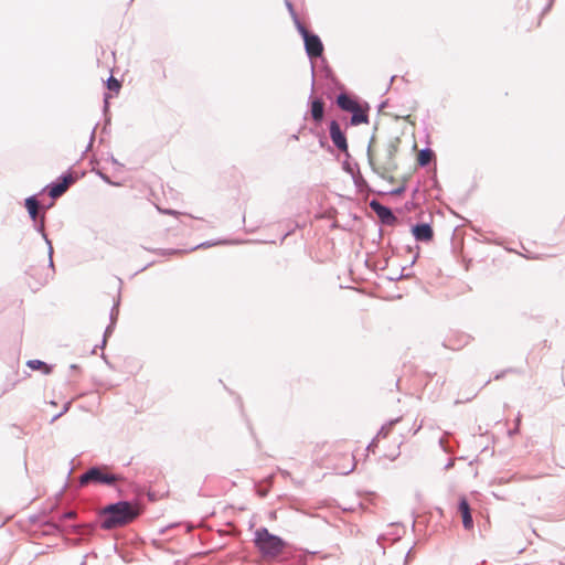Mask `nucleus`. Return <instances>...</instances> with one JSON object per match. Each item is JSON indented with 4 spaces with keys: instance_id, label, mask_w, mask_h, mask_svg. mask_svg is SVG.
I'll return each mask as SVG.
<instances>
[{
    "instance_id": "c756f323",
    "label": "nucleus",
    "mask_w": 565,
    "mask_h": 565,
    "mask_svg": "<svg viewBox=\"0 0 565 565\" xmlns=\"http://www.w3.org/2000/svg\"><path fill=\"white\" fill-rule=\"evenodd\" d=\"M95 131H96V127L93 128L92 130V134H90V139H89V143L87 146V150L92 147L93 142H94V139H95Z\"/></svg>"
},
{
    "instance_id": "393cba45",
    "label": "nucleus",
    "mask_w": 565,
    "mask_h": 565,
    "mask_svg": "<svg viewBox=\"0 0 565 565\" xmlns=\"http://www.w3.org/2000/svg\"><path fill=\"white\" fill-rule=\"evenodd\" d=\"M221 243H227L226 241H223V242H204L200 245H198L195 248H200V247H211V246H214L216 244H221Z\"/></svg>"
},
{
    "instance_id": "ea45409f",
    "label": "nucleus",
    "mask_w": 565,
    "mask_h": 565,
    "mask_svg": "<svg viewBox=\"0 0 565 565\" xmlns=\"http://www.w3.org/2000/svg\"><path fill=\"white\" fill-rule=\"evenodd\" d=\"M402 191H403V188H399V189H397V190L393 191V193H395V194H399V193H402Z\"/></svg>"
},
{
    "instance_id": "412c9836",
    "label": "nucleus",
    "mask_w": 565,
    "mask_h": 565,
    "mask_svg": "<svg viewBox=\"0 0 565 565\" xmlns=\"http://www.w3.org/2000/svg\"><path fill=\"white\" fill-rule=\"evenodd\" d=\"M107 87H108V89H110V90L118 92V90L120 89V83H119V81H117L115 77L110 76V77L107 79Z\"/></svg>"
},
{
    "instance_id": "7c9ffc66",
    "label": "nucleus",
    "mask_w": 565,
    "mask_h": 565,
    "mask_svg": "<svg viewBox=\"0 0 565 565\" xmlns=\"http://www.w3.org/2000/svg\"><path fill=\"white\" fill-rule=\"evenodd\" d=\"M99 177L107 183L109 184H113V182L110 181L109 177L103 172H98Z\"/></svg>"
},
{
    "instance_id": "c85d7f7f",
    "label": "nucleus",
    "mask_w": 565,
    "mask_h": 565,
    "mask_svg": "<svg viewBox=\"0 0 565 565\" xmlns=\"http://www.w3.org/2000/svg\"><path fill=\"white\" fill-rule=\"evenodd\" d=\"M68 408H70V403H67V404H65V405H64L63 411H62L60 414L55 415V416L53 417V420H55L56 418H58L60 416H62L64 413H66V412L68 411Z\"/></svg>"
},
{
    "instance_id": "b1692460",
    "label": "nucleus",
    "mask_w": 565,
    "mask_h": 565,
    "mask_svg": "<svg viewBox=\"0 0 565 565\" xmlns=\"http://www.w3.org/2000/svg\"><path fill=\"white\" fill-rule=\"evenodd\" d=\"M76 516V512L75 511H66L64 512L62 515H61V520H68V519H74Z\"/></svg>"
},
{
    "instance_id": "72a5a7b5",
    "label": "nucleus",
    "mask_w": 565,
    "mask_h": 565,
    "mask_svg": "<svg viewBox=\"0 0 565 565\" xmlns=\"http://www.w3.org/2000/svg\"><path fill=\"white\" fill-rule=\"evenodd\" d=\"M405 270H406V267H403V269H402V274L399 275V277H398V278H403V277L407 278V277H409V274H405V273H404Z\"/></svg>"
},
{
    "instance_id": "9b49d317",
    "label": "nucleus",
    "mask_w": 565,
    "mask_h": 565,
    "mask_svg": "<svg viewBox=\"0 0 565 565\" xmlns=\"http://www.w3.org/2000/svg\"><path fill=\"white\" fill-rule=\"evenodd\" d=\"M369 109L370 106L367 103L364 105H358L353 111H351V119L350 125L351 126H359L361 124H367L369 122Z\"/></svg>"
},
{
    "instance_id": "f257e3e1",
    "label": "nucleus",
    "mask_w": 565,
    "mask_h": 565,
    "mask_svg": "<svg viewBox=\"0 0 565 565\" xmlns=\"http://www.w3.org/2000/svg\"><path fill=\"white\" fill-rule=\"evenodd\" d=\"M140 513L139 505L131 501L109 503L99 511L100 527L106 531L122 527L135 521Z\"/></svg>"
},
{
    "instance_id": "a18cd8bd",
    "label": "nucleus",
    "mask_w": 565,
    "mask_h": 565,
    "mask_svg": "<svg viewBox=\"0 0 565 565\" xmlns=\"http://www.w3.org/2000/svg\"><path fill=\"white\" fill-rule=\"evenodd\" d=\"M451 466H452V462L450 461V462H448V463L446 465V468H449V467H451Z\"/></svg>"
},
{
    "instance_id": "473e14b6",
    "label": "nucleus",
    "mask_w": 565,
    "mask_h": 565,
    "mask_svg": "<svg viewBox=\"0 0 565 565\" xmlns=\"http://www.w3.org/2000/svg\"><path fill=\"white\" fill-rule=\"evenodd\" d=\"M343 169H344L347 172H350L352 175L354 174V173H353V170L351 169V167H350L349 164L344 163Z\"/></svg>"
},
{
    "instance_id": "4468645a",
    "label": "nucleus",
    "mask_w": 565,
    "mask_h": 565,
    "mask_svg": "<svg viewBox=\"0 0 565 565\" xmlns=\"http://www.w3.org/2000/svg\"><path fill=\"white\" fill-rule=\"evenodd\" d=\"M337 105L344 111H353L359 103L347 93H340L337 97Z\"/></svg>"
},
{
    "instance_id": "cd10ccee",
    "label": "nucleus",
    "mask_w": 565,
    "mask_h": 565,
    "mask_svg": "<svg viewBox=\"0 0 565 565\" xmlns=\"http://www.w3.org/2000/svg\"><path fill=\"white\" fill-rule=\"evenodd\" d=\"M323 71H324V76L327 78L332 77V70L327 64L323 66Z\"/></svg>"
},
{
    "instance_id": "f8f14e48",
    "label": "nucleus",
    "mask_w": 565,
    "mask_h": 565,
    "mask_svg": "<svg viewBox=\"0 0 565 565\" xmlns=\"http://www.w3.org/2000/svg\"><path fill=\"white\" fill-rule=\"evenodd\" d=\"M458 510L462 516V525L466 530H470L473 527V519L471 514V509L469 502L466 498H461L458 504Z\"/></svg>"
},
{
    "instance_id": "79ce46f5",
    "label": "nucleus",
    "mask_w": 565,
    "mask_h": 565,
    "mask_svg": "<svg viewBox=\"0 0 565 565\" xmlns=\"http://www.w3.org/2000/svg\"><path fill=\"white\" fill-rule=\"evenodd\" d=\"M71 369H72V370H77V369H78V366H77L76 364H72V365H71Z\"/></svg>"
},
{
    "instance_id": "20e7f679",
    "label": "nucleus",
    "mask_w": 565,
    "mask_h": 565,
    "mask_svg": "<svg viewBox=\"0 0 565 565\" xmlns=\"http://www.w3.org/2000/svg\"><path fill=\"white\" fill-rule=\"evenodd\" d=\"M396 152H397L396 141H390L385 148L384 160L381 163V166L377 167V166H375V163L373 161V158L371 154V143H370L367 147V159H369V163H370L372 170L382 178L385 177V173L394 171L397 167L395 163V160H394Z\"/></svg>"
},
{
    "instance_id": "2eb2a0df",
    "label": "nucleus",
    "mask_w": 565,
    "mask_h": 565,
    "mask_svg": "<svg viewBox=\"0 0 565 565\" xmlns=\"http://www.w3.org/2000/svg\"><path fill=\"white\" fill-rule=\"evenodd\" d=\"M24 205L28 210L29 216L33 222L38 221L39 209L41 207L39 200L35 195H31L25 199Z\"/></svg>"
},
{
    "instance_id": "4c0bfd02",
    "label": "nucleus",
    "mask_w": 565,
    "mask_h": 565,
    "mask_svg": "<svg viewBox=\"0 0 565 565\" xmlns=\"http://www.w3.org/2000/svg\"><path fill=\"white\" fill-rule=\"evenodd\" d=\"M417 258H418V253H416V255L414 256V258H413V260H412L411 265H414Z\"/></svg>"
},
{
    "instance_id": "9d476101",
    "label": "nucleus",
    "mask_w": 565,
    "mask_h": 565,
    "mask_svg": "<svg viewBox=\"0 0 565 565\" xmlns=\"http://www.w3.org/2000/svg\"><path fill=\"white\" fill-rule=\"evenodd\" d=\"M34 228L38 233L41 234V236L45 241V244L47 245L49 267L54 271L53 246H52V242L49 239V237L45 233L44 215H42L39 221L34 222Z\"/></svg>"
},
{
    "instance_id": "2f4dec72",
    "label": "nucleus",
    "mask_w": 565,
    "mask_h": 565,
    "mask_svg": "<svg viewBox=\"0 0 565 565\" xmlns=\"http://www.w3.org/2000/svg\"><path fill=\"white\" fill-rule=\"evenodd\" d=\"M311 72H312V83H311V90L315 89V65L311 63Z\"/></svg>"
},
{
    "instance_id": "de8ad7c7",
    "label": "nucleus",
    "mask_w": 565,
    "mask_h": 565,
    "mask_svg": "<svg viewBox=\"0 0 565 565\" xmlns=\"http://www.w3.org/2000/svg\"><path fill=\"white\" fill-rule=\"evenodd\" d=\"M81 565H86V562H85V561H83Z\"/></svg>"
},
{
    "instance_id": "bb28decb",
    "label": "nucleus",
    "mask_w": 565,
    "mask_h": 565,
    "mask_svg": "<svg viewBox=\"0 0 565 565\" xmlns=\"http://www.w3.org/2000/svg\"><path fill=\"white\" fill-rule=\"evenodd\" d=\"M388 430L386 429V425H383L380 429V431L377 433V437H383L385 438L387 435H388Z\"/></svg>"
},
{
    "instance_id": "5701e85b",
    "label": "nucleus",
    "mask_w": 565,
    "mask_h": 565,
    "mask_svg": "<svg viewBox=\"0 0 565 565\" xmlns=\"http://www.w3.org/2000/svg\"><path fill=\"white\" fill-rule=\"evenodd\" d=\"M353 181L358 188H362L363 185L366 184L365 180L363 179V177L360 173H358V175L353 174Z\"/></svg>"
},
{
    "instance_id": "a878e982",
    "label": "nucleus",
    "mask_w": 565,
    "mask_h": 565,
    "mask_svg": "<svg viewBox=\"0 0 565 565\" xmlns=\"http://www.w3.org/2000/svg\"><path fill=\"white\" fill-rule=\"evenodd\" d=\"M399 420H401V417H397V418H395V419H392V420L387 422V423L385 424V425H386V429L390 431V430H391V428H392L395 424H397Z\"/></svg>"
},
{
    "instance_id": "6e6552de",
    "label": "nucleus",
    "mask_w": 565,
    "mask_h": 565,
    "mask_svg": "<svg viewBox=\"0 0 565 565\" xmlns=\"http://www.w3.org/2000/svg\"><path fill=\"white\" fill-rule=\"evenodd\" d=\"M330 138L333 145L340 150L348 153V141L344 132L337 120H331L329 124Z\"/></svg>"
},
{
    "instance_id": "37998d69",
    "label": "nucleus",
    "mask_w": 565,
    "mask_h": 565,
    "mask_svg": "<svg viewBox=\"0 0 565 565\" xmlns=\"http://www.w3.org/2000/svg\"><path fill=\"white\" fill-rule=\"evenodd\" d=\"M111 162H113L114 164H117V163H118V161H117L114 157H111Z\"/></svg>"
},
{
    "instance_id": "58836bf2",
    "label": "nucleus",
    "mask_w": 565,
    "mask_h": 565,
    "mask_svg": "<svg viewBox=\"0 0 565 565\" xmlns=\"http://www.w3.org/2000/svg\"><path fill=\"white\" fill-rule=\"evenodd\" d=\"M411 553H412V548H409V550L407 551V553H406V558H405V561H406V562H407L408 557L411 556Z\"/></svg>"
},
{
    "instance_id": "dca6fc26",
    "label": "nucleus",
    "mask_w": 565,
    "mask_h": 565,
    "mask_svg": "<svg viewBox=\"0 0 565 565\" xmlns=\"http://www.w3.org/2000/svg\"><path fill=\"white\" fill-rule=\"evenodd\" d=\"M26 365L31 370H41L44 374H50L52 372V366L41 360H29Z\"/></svg>"
},
{
    "instance_id": "c9c22d12",
    "label": "nucleus",
    "mask_w": 565,
    "mask_h": 565,
    "mask_svg": "<svg viewBox=\"0 0 565 565\" xmlns=\"http://www.w3.org/2000/svg\"><path fill=\"white\" fill-rule=\"evenodd\" d=\"M439 443H440V446L444 448V450L447 451V448H446V446L444 444V438H440Z\"/></svg>"
},
{
    "instance_id": "e433bc0d",
    "label": "nucleus",
    "mask_w": 565,
    "mask_h": 565,
    "mask_svg": "<svg viewBox=\"0 0 565 565\" xmlns=\"http://www.w3.org/2000/svg\"><path fill=\"white\" fill-rule=\"evenodd\" d=\"M374 445H375V439H373V440L369 444L367 449L373 448V447H374Z\"/></svg>"
},
{
    "instance_id": "0eeeda50",
    "label": "nucleus",
    "mask_w": 565,
    "mask_h": 565,
    "mask_svg": "<svg viewBox=\"0 0 565 565\" xmlns=\"http://www.w3.org/2000/svg\"><path fill=\"white\" fill-rule=\"evenodd\" d=\"M369 205L382 224L392 226L396 223L397 217L393 211L388 206L383 205L379 200L373 199Z\"/></svg>"
},
{
    "instance_id": "1a4fd4ad",
    "label": "nucleus",
    "mask_w": 565,
    "mask_h": 565,
    "mask_svg": "<svg viewBox=\"0 0 565 565\" xmlns=\"http://www.w3.org/2000/svg\"><path fill=\"white\" fill-rule=\"evenodd\" d=\"M412 234L417 242H430L434 237V231L428 223H417L412 226Z\"/></svg>"
},
{
    "instance_id": "49530a36",
    "label": "nucleus",
    "mask_w": 565,
    "mask_h": 565,
    "mask_svg": "<svg viewBox=\"0 0 565 565\" xmlns=\"http://www.w3.org/2000/svg\"><path fill=\"white\" fill-rule=\"evenodd\" d=\"M108 107V102L105 99V109Z\"/></svg>"
},
{
    "instance_id": "6ab92c4d",
    "label": "nucleus",
    "mask_w": 565,
    "mask_h": 565,
    "mask_svg": "<svg viewBox=\"0 0 565 565\" xmlns=\"http://www.w3.org/2000/svg\"><path fill=\"white\" fill-rule=\"evenodd\" d=\"M94 530L93 524H84V525H75L74 532L78 534H86L88 532H92Z\"/></svg>"
},
{
    "instance_id": "423d86ee",
    "label": "nucleus",
    "mask_w": 565,
    "mask_h": 565,
    "mask_svg": "<svg viewBox=\"0 0 565 565\" xmlns=\"http://www.w3.org/2000/svg\"><path fill=\"white\" fill-rule=\"evenodd\" d=\"M75 182V178L71 173H63L60 178L47 185L49 195L52 199H57L62 196L71 184Z\"/></svg>"
},
{
    "instance_id": "a211bd4d",
    "label": "nucleus",
    "mask_w": 565,
    "mask_h": 565,
    "mask_svg": "<svg viewBox=\"0 0 565 565\" xmlns=\"http://www.w3.org/2000/svg\"><path fill=\"white\" fill-rule=\"evenodd\" d=\"M119 298L115 301L111 310H110V313H109V320L113 324H116V321H117V318H118V315H119Z\"/></svg>"
},
{
    "instance_id": "7ed1b4c3",
    "label": "nucleus",
    "mask_w": 565,
    "mask_h": 565,
    "mask_svg": "<svg viewBox=\"0 0 565 565\" xmlns=\"http://www.w3.org/2000/svg\"><path fill=\"white\" fill-rule=\"evenodd\" d=\"M124 480L122 475L110 472L107 466H93L79 477L78 481L81 487L95 483L116 488L117 483Z\"/></svg>"
},
{
    "instance_id": "39448f33",
    "label": "nucleus",
    "mask_w": 565,
    "mask_h": 565,
    "mask_svg": "<svg viewBox=\"0 0 565 565\" xmlns=\"http://www.w3.org/2000/svg\"><path fill=\"white\" fill-rule=\"evenodd\" d=\"M297 31L301 35L305 50L308 57L312 61L313 58L321 57L323 53V44L319 35L310 32L301 21H297Z\"/></svg>"
},
{
    "instance_id": "f3484780",
    "label": "nucleus",
    "mask_w": 565,
    "mask_h": 565,
    "mask_svg": "<svg viewBox=\"0 0 565 565\" xmlns=\"http://www.w3.org/2000/svg\"><path fill=\"white\" fill-rule=\"evenodd\" d=\"M434 151L429 148H424L419 151V154H418V164L420 167H425L427 166L431 159L434 158Z\"/></svg>"
},
{
    "instance_id": "ddd939ff",
    "label": "nucleus",
    "mask_w": 565,
    "mask_h": 565,
    "mask_svg": "<svg viewBox=\"0 0 565 565\" xmlns=\"http://www.w3.org/2000/svg\"><path fill=\"white\" fill-rule=\"evenodd\" d=\"M310 114L311 118L316 122H321L324 117V103L321 98H315L310 100Z\"/></svg>"
},
{
    "instance_id": "c03bdc74",
    "label": "nucleus",
    "mask_w": 565,
    "mask_h": 565,
    "mask_svg": "<svg viewBox=\"0 0 565 565\" xmlns=\"http://www.w3.org/2000/svg\"><path fill=\"white\" fill-rule=\"evenodd\" d=\"M501 376H502V374H497V375L494 376V379H495V380H499V379H501Z\"/></svg>"
},
{
    "instance_id": "4be33fe9",
    "label": "nucleus",
    "mask_w": 565,
    "mask_h": 565,
    "mask_svg": "<svg viewBox=\"0 0 565 565\" xmlns=\"http://www.w3.org/2000/svg\"><path fill=\"white\" fill-rule=\"evenodd\" d=\"M115 326L116 324H113L111 322H109V324L107 326L105 332H104V338H103V341H102V347H104L106 344V341H107V338L113 333L114 329H115Z\"/></svg>"
},
{
    "instance_id": "f704fd0d",
    "label": "nucleus",
    "mask_w": 565,
    "mask_h": 565,
    "mask_svg": "<svg viewBox=\"0 0 565 565\" xmlns=\"http://www.w3.org/2000/svg\"><path fill=\"white\" fill-rule=\"evenodd\" d=\"M354 467H355V463H353V465H352V467H350V469H348V470L343 471L342 473H343V475H348V473H350L351 471H353Z\"/></svg>"
},
{
    "instance_id": "f03ea898",
    "label": "nucleus",
    "mask_w": 565,
    "mask_h": 565,
    "mask_svg": "<svg viewBox=\"0 0 565 565\" xmlns=\"http://www.w3.org/2000/svg\"><path fill=\"white\" fill-rule=\"evenodd\" d=\"M254 544L265 558H276L287 545L280 536L271 534L266 527L255 531Z\"/></svg>"
},
{
    "instance_id": "aec40b11",
    "label": "nucleus",
    "mask_w": 565,
    "mask_h": 565,
    "mask_svg": "<svg viewBox=\"0 0 565 565\" xmlns=\"http://www.w3.org/2000/svg\"><path fill=\"white\" fill-rule=\"evenodd\" d=\"M285 4H286V7H287V9H288L292 20H294L295 25L297 26V21H300V20H299L298 15H297V13L295 11V8H294L291 1L290 0H285Z\"/></svg>"
},
{
    "instance_id": "a19ab883",
    "label": "nucleus",
    "mask_w": 565,
    "mask_h": 565,
    "mask_svg": "<svg viewBox=\"0 0 565 565\" xmlns=\"http://www.w3.org/2000/svg\"><path fill=\"white\" fill-rule=\"evenodd\" d=\"M163 213H166V214H174L175 212L172 211V210H166V211H163Z\"/></svg>"
}]
</instances>
